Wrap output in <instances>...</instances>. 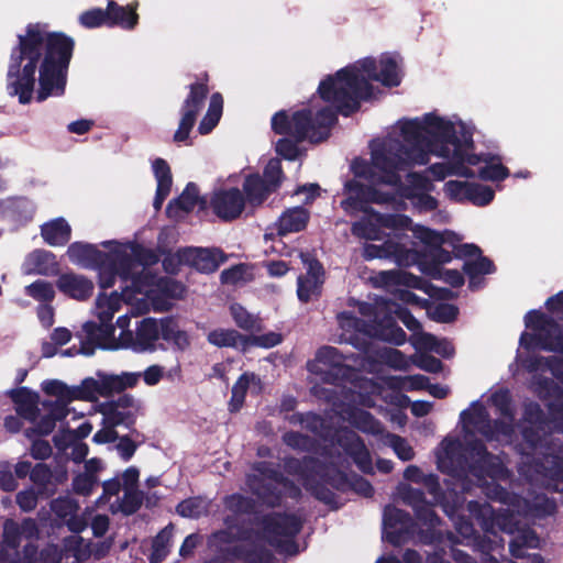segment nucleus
<instances>
[{
	"label": "nucleus",
	"mask_w": 563,
	"mask_h": 563,
	"mask_svg": "<svg viewBox=\"0 0 563 563\" xmlns=\"http://www.w3.org/2000/svg\"><path fill=\"white\" fill-rule=\"evenodd\" d=\"M23 38L40 42L36 44L40 67L35 100L43 102L53 96H64L75 40L63 32H45L40 23L27 24L25 34L18 35V42Z\"/></svg>",
	"instance_id": "1"
},
{
	"label": "nucleus",
	"mask_w": 563,
	"mask_h": 563,
	"mask_svg": "<svg viewBox=\"0 0 563 563\" xmlns=\"http://www.w3.org/2000/svg\"><path fill=\"white\" fill-rule=\"evenodd\" d=\"M377 63L374 58H364L360 66H346L334 75L320 81V98L334 106L341 115L350 117L357 112L362 101L373 97L374 88L369 80L377 81Z\"/></svg>",
	"instance_id": "2"
},
{
	"label": "nucleus",
	"mask_w": 563,
	"mask_h": 563,
	"mask_svg": "<svg viewBox=\"0 0 563 563\" xmlns=\"http://www.w3.org/2000/svg\"><path fill=\"white\" fill-rule=\"evenodd\" d=\"M40 42L29 38L19 41L11 49L7 71V92L18 97L19 103L29 104L35 92L36 70L38 69Z\"/></svg>",
	"instance_id": "3"
},
{
	"label": "nucleus",
	"mask_w": 563,
	"mask_h": 563,
	"mask_svg": "<svg viewBox=\"0 0 563 563\" xmlns=\"http://www.w3.org/2000/svg\"><path fill=\"white\" fill-rule=\"evenodd\" d=\"M402 142L390 140L385 142L386 154L391 155L400 169L412 165H424L432 152V142L427 132V124L418 119L406 120L400 125Z\"/></svg>",
	"instance_id": "4"
},
{
	"label": "nucleus",
	"mask_w": 563,
	"mask_h": 563,
	"mask_svg": "<svg viewBox=\"0 0 563 563\" xmlns=\"http://www.w3.org/2000/svg\"><path fill=\"white\" fill-rule=\"evenodd\" d=\"M331 464L306 455L302 459H285L284 468L289 475L299 476L305 489L317 500L338 509L335 493L325 486Z\"/></svg>",
	"instance_id": "5"
},
{
	"label": "nucleus",
	"mask_w": 563,
	"mask_h": 563,
	"mask_svg": "<svg viewBox=\"0 0 563 563\" xmlns=\"http://www.w3.org/2000/svg\"><path fill=\"white\" fill-rule=\"evenodd\" d=\"M255 525L261 528L269 545L290 555L298 553L295 539L302 530L303 522L300 517L295 514L273 511L257 517Z\"/></svg>",
	"instance_id": "6"
},
{
	"label": "nucleus",
	"mask_w": 563,
	"mask_h": 563,
	"mask_svg": "<svg viewBox=\"0 0 563 563\" xmlns=\"http://www.w3.org/2000/svg\"><path fill=\"white\" fill-rule=\"evenodd\" d=\"M371 305H364L360 311L364 316L374 314L369 321L353 316L351 312H341L339 319L345 320L346 325L353 328L356 332L363 333L372 339L382 340L395 345H402L407 340V334L397 324L395 317L390 312L374 311Z\"/></svg>",
	"instance_id": "7"
},
{
	"label": "nucleus",
	"mask_w": 563,
	"mask_h": 563,
	"mask_svg": "<svg viewBox=\"0 0 563 563\" xmlns=\"http://www.w3.org/2000/svg\"><path fill=\"white\" fill-rule=\"evenodd\" d=\"M338 109L323 107L313 115L311 109L295 111L291 115L289 135L303 142L321 143L330 136L331 128L338 122Z\"/></svg>",
	"instance_id": "8"
},
{
	"label": "nucleus",
	"mask_w": 563,
	"mask_h": 563,
	"mask_svg": "<svg viewBox=\"0 0 563 563\" xmlns=\"http://www.w3.org/2000/svg\"><path fill=\"white\" fill-rule=\"evenodd\" d=\"M424 123L427 124L428 135L431 137L432 147L434 146V142L440 143L439 154L443 157H450L452 152L449 147L450 145L453 146V148H455L460 142L467 146L473 145V133L466 130L464 125H461L460 133H457L455 125L451 121L444 120L433 113H427L424 115Z\"/></svg>",
	"instance_id": "9"
},
{
	"label": "nucleus",
	"mask_w": 563,
	"mask_h": 563,
	"mask_svg": "<svg viewBox=\"0 0 563 563\" xmlns=\"http://www.w3.org/2000/svg\"><path fill=\"white\" fill-rule=\"evenodd\" d=\"M209 95L207 82H194L189 86V93L180 108V121L174 133L173 140L176 143L186 142L196 124L197 117L205 106Z\"/></svg>",
	"instance_id": "10"
},
{
	"label": "nucleus",
	"mask_w": 563,
	"mask_h": 563,
	"mask_svg": "<svg viewBox=\"0 0 563 563\" xmlns=\"http://www.w3.org/2000/svg\"><path fill=\"white\" fill-rule=\"evenodd\" d=\"M300 260L307 272L297 278V296L301 302L307 303L321 296L325 272L321 262L310 252H301Z\"/></svg>",
	"instance_id": "11"
},
{
	"label": "nucleus",
	"mask_w": 563,
	"mask_h": 563,
	"mask_svg": "<svg viewBox=\"0 0 563 563\" xmlns=\"http://www.w3.org/2000/svg\"><path fill=\"white\" fill-rule=\"evenodd\" d=\"M439 468L452 477L462 479L463 492H467L470 488L468 474L475 476L473 462L470 461L466 450L459 440L449 441L445 444L444 456L439 460Z\"/></svg>",
	"instance_id": "12"
},
{
	"label": "nucleus",
	"mask_w": 563,
	"mask_h": 563,
	"mask_svg": "<svg viewBox=\"0 0 563 563\" xmlns=\"http://www.w3.org/2000/svg\"><path fill=\"white\" fill-rule=\"evenodd\" d=\"M466 510L475 518L486 533L497 534L498 531L511 533L514 531V518L508 511L496 512L488 503L470 500Z\"/></svg>",
	"instance_id": "13"
},
{
	"label": "nucleus",
	"mask_w": 563,
	"mask_h": 563,
	"mask_svg": "<svg viewBox=\"0 0 563 563\" xmlns=\"http://www.w3.org/2000/svg\"><path fill=\"white\" fill-rule=\"evenodd\" d=\"M245 207L243 192L238 187L218 189L210 198L212 212L223 222L239 219Z\"/></svg>",
	"instance_id": "14"
},
{
	"label": "nucleus",
	"mask_w": 563,
	"mask_h": 563,
	"mask_svg": "<svg viewBox=\"0 0 563 563\" xmlns=\"http://www.w3.org/2000/svg\"><path fill=\"white\" fill-rule=\"evenodd\" d=\"M385 152V144L372 152L371 163L355 161L352 170L355 177L368 180L372 184H383L382 178L386 170L400 169L391 155Z\"/></svg>",
	"instance_id": "15"
},
{
	"label": "nucleus",
	"mask_w": 563,
	"mask_h": 563,
	"mask_svg": "<svg viewBox=\"0 0 563 563\" xmlns=\"http://www.w3.org/2000/svg\"><path fill=\"white\" fill-rule=\"evenodd\" d=\"M464 449L468 456L473 457V470L475 471L476 477L482 478L488 476L496 478L504 473L505 467L501 460L490 453L481 439L470 440Z\"/></svg>",
	"instance_id": "16"
},
{
	"label": "nucleus",
	"mask_w": 563,
	"mask_h": 563,
	"mask_svg": "<svg viewBox=\"0 0 563 563\" xmlns=\"http://www.w3.org/2000/svg\"><path fill=\"white\" fill-rule=\"evenodd\" d=\"M185 265L202 274H212L223 264L228 256L218 247H181L180 253Z\"/></svg>",
	"instance_id": "17"
},
{
	"label": "nucleus",
	"mask_w": 563,
	"mask_h": 563,
	"mask_svg": "<svg viewBox=\"0 0 563 563\" xmlns=\"http://www.w3.org/2000/svg\"><path fill=\"white\" fill-rule=\"evenodd\" d=\"M338 445L350 456L356 467L364 474H374L373 459L364 440L352 430H343L336 437Z\"/></svg>",
	"instance_id": "18"
},
{
	"label": "nucleus",
	"mask_w": 563,
	"mask_h": 563,
	"mask_svg": "<svg viewBox=\"0 0 563 563\" xmlns=\"http://www.w3.org/2000/svg\"><path fill=\"white\" fill-rule=\"evenodd\" d=\"M99 269L98 284L101 289L111 288L120 275L123 279H129L132 271V258L130 254L121 249H114L110 252V258L102 266H95Z\"/></svg>",
	"instance_id": "19"
},
{
	"label": "nucleus",
	"mask_w": 563,
	"mask_h": 563,
	"mask_svg": "<svg viewBox=\"0 0 563 563\" xmlns=\"http://www.w3.org/2000/svg\"><path fill=\"white\" fill-rule=\"evenodd\" d=\"M402 169L386 170V175L382 178L384 185L394 186L400 197L413 200V198L424 191L432 189L430 179L421 173L410 172L406 176L407 184L402 183L399 172Z\"/></svg>",
	"instance_id": "20"
},
{
	"label": "nucleus",
	"mask_w": 563,
	"mask_h": 563,
	"mask_svg": "<svg viewBox=\"0 0 563 563\" xmlns=\"http://www.w3.org/2000/svg\"><path fill=\"white\" fill-rule=\"evenodd\" d=\"M325 486H330L341 493L353 490L365 498H369L374 495V487L369 481L357 474H353L349 477L345 472L341 471L333 463L331 464Z\"/></svg>",
	"instance_id": "21"
},
{
	"label": "nucleus",
	"mask_w": 563,
	"mask_h": 563,
	"mask_svg": "<svg viewBox=\"0 0 563 563\" xmlns=\"http://www.w3.org/2000/svg\"><path fill=\"white\" fill-rule=\"evenodd\" d=\"M344 194L346 198L341 201V208L346 213H374L369 206V194H374L372 186L364 185L356 179H350L344 184Z\"/></svg>",
	"instance_id": "22"
},
{
	"label": "nucleus",
	"mask_w": 563,
	"mask_h": 563,
	"mask_svg": "<svg viewBox=\"0 0 563 563\" xmlns=\"http://www.w3.org/2000/svg\"><path fill=\"white\" fill-rule=\"evenodd\" d=\"M474 148V144L472 146H467L466 144H460L456 145L455 148H452L451 155L449 158L452 161V165L454 168V173L464 176V177H473L474 172L465 166V164H468L471 166H476L481 162L484 163H490L495 159L499 161V156L493 155V154H474L470 153Z\"/></svg>",
	"instance_id": "23"
},
{
	"label": "nucleus",
	"mask_w": 563,
	"mask_h": 563,
	"mask_svg": "<svg viewBox=\"0 0 563 563\" xmlns=\"http://www.w3.org/2000/svg\"><path fill=\"white\" fill-rule=\"evenodd\" d=\"M56 287L65 296L78 301L88 300L95 288L91 279L73 272L59 275L56 280Z\"/></svg>",
	"instance_id": "24"
},
{
	"label": "nucleus",
	"mask_w": 563,
	"mask_h": 563,
	"mask_svg": "<svg viewBox=\"0 0 563 563\" xmlns=\"http://www.w3.org/2000/svg\"><path fill=\"white\" fill-rule=\"evenodd\" d=\"M8 396L14 404L15 412L22 419L34 423L40 416V396L27 387L10 389Z\"/></svg>",
	"instance_id": "25"
},
{
	"label": "nucleus",
	"mask_w": 563,
	"mask_h": 563,
	"mask_svg": "<svg viewBox=\"0 0 563 563\" xmlns=\"http://www.w3.org/2000/svg\"><path fill=\"white\" fill-rule=\"evenodd\" d=\"M67 256L71 263L95 267L104 265L110 258V253L102 252L90 243L74 242L67 249Z\"/></svg>",
	"instance_id": "26"
},
{
	"label": "nucleus",
	"mask_w": 563,
	"mask_h": 563,
	"mask_svg": "<svg viewBox=\"0 0 563 563\" xmlns=\"http://www.w3.org/2000/svg\"><path fill=\"white\" fill-rule=\"evenodd\" d=\"M255 472L258 473V477L265 481H272L275 484H279L287 495V497L298 500L301 498L302 493L301 488L290 478L285 476L278 465H275L267 461H261L253 464L252 467Z\"/></svg>",
	"instance_id": "27"
},
{
	"label": "nucleus",
	"mask_w": 563,
	"mask_h": 563,
	"mask_svg": "<svg viewBox=\"0 0 563 563\" xmlns=\"http://www.w3.org/2000/svg\"><path fill=\"white\" fill-rule=\"evenodd\" d=\"M137 2L121 5L114 0H108V27H120L132 31L137 24L140 16L136 12Z\"/></svg>",
	"instance_id": "28"
},
{
	"label": "nucleus",
	"mask_w": 563,
	"mask_h": 563,
	"mask_svg": "<svg viewBox=\"0 0 563 563\" xmlns=\"http://www.w3.org/2000/svg\"><path fill=\"white\" fill-rule=\"evenodd\" d=\"M249 484L257 499L269 508L279 507L284 496H287L285 489L279 488V484L267 482L256 475L249 479Z\"/></svg>",
	"instance_id": "29"
},
{
	"label": "nucleus",
	"mask_w": 563,
	"mask_h": 563,
	"mask_svg": "<svg viewBox=\"0 0 563 563\" xmlns=\"http://www.w3.org/2000/svg\"><path fill=\"white\" fill-rule=\"evenodd\" d=\"M264 183L265 180L262 179V176L258 173L245 176L241 190L243 192V198L245 199V205H249L252 208L260 207L273 194Z\"/></svg>",
	"instance_id": "30"
},
{
	"label": "nucleus",
	"mask_w": 563,
	"mask_h": 563,
	"mask_svg": "<svg viewBox=\"0 0 563 563\" xmlns=\"http://www.w3.org/2000/svg\"><path fill=\"white\" fill-rule=\"evenodd\" d=\"M413 234L426 246H443L446 244L453 249V253L461 241V238L453 231L444 230L439 232L423 225H417Z\"/></svg>",
	"instance_id": "31"
},
{
	"label": "nucleus",
	"mask_w": 563,
	"mask_h": 563,
	"mask_svg": "<svg viewBox=\"0 0 563 563\" xmlns=\"http://www.w3.org/2000/svg\"><path fill=\"white\" fill-rule=\"evenodd\" d=\"M159 339V323L154 318H144L135 333L134 350L137 352L156 350L155 342Z\"/></svg>",
	"instance_id": "32"
},
{
	"label": "nucleus",
	"mask_w": 563,
	"mask_h": 563,
	"mask_svg": "<svg viewBox=\"0 0 563 563\" xmlns=\"http://www.w3.org/2000/svg\"><path fill=\"white\" fill-rule=\"evenodd\" d=\"M520 345L526 350L540 349L543 351L555 352L563 355V334L556 338H550L548 334L538 332H523L520 335Z\"/></svg>",
	"instance_id": "33"
},
{
	"label": "nucleus",
	"mask_w": 563,
	"mask_h": 563,
	"mask_svg": "<svg viewBox=\"0 0 563 563\" xmlns=\"http://www.w3.org/2000/svg\"><path fill=\"white\" fill-rule=\"evenodd\" d=\"M41 235L51 246L66 245L71 236V228L64 218H56L41 227Z\"/></svg>",
	"instance_id": "34"
},
{
	"label": "nucleus",
	"mask_w": 563,
	"mask_h": 563,
	"mask_svg": "<svg viewBox=\"0 0 563 563\" xmlns=\"http://www.w3.org/2000/svg\"><path fill=\"white\" fill-rule=\"evenodd\" d=\"M310 213L303 207L287 209L278 219V234L286 235L292 232H300L307 228Z\"/></svg>",
	"instance_id": "35"
},
{
	"label": "nucleus",
	"mask_w": 563,
	"mask_h": 563,
	"mask_svg": "<svg viewBox=\"0 0 563 563\" xmlns=\"http://www.w3.org/2000/svg\"><path fill=\"white\" fill-rule=\"evenodd\" d=\"M461 419L464 423L474 426L487 441L496 439L494 422L483 405H476L473 411L463 410Z\"/></svg>",
	"instance_id": "36"
},
{
	"label": "nucleus",
	"mask_w": 563,
	"mask_h": 563,
	"mask_svg": "<svg viewBox=\"0 0 563 563\" xmlns=\"http://www.w3.org/2000/svg\"><path fill=\"white\" fill-rule=\"evenodd\" d=\"M246 339L247 335H243L234 329L223 328L211 330L207 335L208 342L217 347H233L242 352L247 351Z\"/></svg>",
	"instance_id": "37"
},
{
	"label": "nucleus",
	"mask_w": 563,
	"mask_h": 563,
	"mask_svg": "<svg viewBox=\"0 0 563 563\" xmlns=\"http://www.w3.org/2000/svg\"><path fill=\"white\" fill-rule=\"evenodd\" d=\"M199 200L198 186L195 183H188L183 192L168 202L166 213L169 218H174L178 216L179 211L191 212Z\"/></svg>",
	"instance_id": "38"
},
{
	"label": "nucleus",
	"mask_w": 563,
	"mask_h": 563,
	"mask_svg": "<svg viewBox=\"0 0 563 563\" xmlns=\"http://www.w3.org/2000/svg\"><path fill=\"white\" fill-rule=\"evenodd\" d=\"M526 327L534 332L556 338L563 334L560 324L550 316L540 310H530L525 317Z\"/></svg>",
	"instance_id": "39"
},
{
	"label": "nucleus",
	"mask_w": 563,
	"mask_h": 563,
	"mask_svg": "<svg viewBox=\"0 0 563 563\" xmlns=\"http://www.w3.org/2000/svg\"><path fill=\"white\" fill-rule=\"evenodd\" d=\"M420 483L423 484V486L427 488L428 493L430 495H432V497L437 504L438 503L449 504L448 498L452 497V506H451L452 510L457 511L463 508V506L465 504V497L463 495H459L456 493H454L453 496H452V494H449V496H448L445 493H443L438 475H435V474L423 475Z\"/></svg>",
	"instance_id": "40"
},
{
	"label": "nucleus",
	"mask_w": 563,
	"mask_h": 563,
	"mask_svg": "<svg viewBox=\"0 0 563 563\" xmlns=\"http://www.w3.org/2000/svg\"><path fill=\"white\" fill-rule=\"evenodd\" d=\"M158 323L159 338L164 341L173 343L180 351H185L190 345L188 334L178 328V323L172 317L163 318Z\"/></svg>",
	"instance_id": "41"
},
{
	"label": "nucleus",
	"mask_w": 563,
	"mask_h": 563,
	"mask_svg": "<svg viewBox=\"0 0 563 563\" xmlns=\"http://www.w3.org/2000/svg\"><path fill=\"white\" fill-rule=\"evenodd\" d=\"M98 411L102 415V419L111 427L123 426L132 433H137L135 429L136 415L132 410H117L110 405L109 408L99 406Z\"/></svg>",
	"instance_id": "42"
},
{
	"label": "nucleus",
	"mask_w": 563,
	"mask_h": 563,
	"mask_svg": "<svg viewBox=\"0 0 563 563\" xmlns=\"http://www.w3.org/2000/svg\"><path fill=\"white\" fill-rule=\"evenodd\" d=\"M350 422L361 432L378 435L383 432L384 428L382 422L376 419L369 411L354 408L350 412Z\"/></svg>",
	"instance_id": "43"
},
{
	"label": "nucleus",
	"mask_w": 563,
	"mask_h": 563,
	"mask_svg": "<svg viewBox=\"0 0 563 563\" xmlns=\"http://www.w3.org/2000/svg\"><path fill=\"white\" fill-rule=\"evenodd\" d=\"M223 98L221 93L214 92L209 102L207 113L198 125V132L201 135L209 134L219 123L222 115Z\"/></svg>",
	"instance_id": "44"
},
{
	"label": "nucleus",
	"mask_w": 563,
	"mask_h": 563,
	"mask_svg": "<svg viewBox=\"0 0 563 563\" xmlns=\"http://www.w3.org/2000/svg\"><path fill=\"white\" fill-rule=\"evenodd\" d=\"M260 380L254 373L245 372L234 383L231 389V399L229 401V411L235 413L243 407L247 389L251 382Z\"/></svg>",
	"instance_id": "45"
},
{
	"label": "nucleus",
	"mask_w": 563,
	"mask_h": 563,
	"mask_svg": "<svg viewBox=\"0 0 563 563\" xmlns=\"http://www.w3.org/2000/svg\"><path fill=\"white\" fill-rule=\"evenodd\" d=\"M496 271L494 262L481 254L474 261H465L463 264V272L470 278V288L474 289V279L481 275L493 274Z\"/></svg>",
	"instance_id": "46"
},
{
	"label": "nucleus",
	"mask_w": 563,
	"mask_h": 563,
	"mask_svg": "<svg viewBox=\"0 0 563 563\" xmlns=\"http://www.w3.org/2000/svg\"><path fill=\"white\" fill-rule=\"evenodd\" d=\"M377 81L382 82L385 87H397L401 82L398 73L397 62L390 56H383L379 60V70Z\"/></svg>",
	"instance_id": "47"
},
{
	"label": "nucleus",
	"mask_w": 563,
	"mask_h": 563,
	"mask_svg": "<svg viewBox=\"0 0 563 563\" xmlns=\"http://www.w3.org/2000/svg\"><path fill=\"white\" fill-rule=\"evenodd\" d=\"M398 526L409 528L412 526V518L410 514L404 509L388 505L384 509L383 527L384 530L395 529Z\"/></svg>",
	"instance_id": "48"
},
{
	"label": "nucleus",
	"mask_w": 563,
	"mask_h": 563,
	"mask_svg": "<svg viewBox=\"0 0 563 563\" xmlns=\"http://www.w3.org/2000/svg\"><path fill=\"white\" fill-rule=\"evenodd\" d=\"M262 179L265 180L264 184L271 189L273 194L282 187V184L285 179V174L279 158L274 157L267 162L263 169Z\"/></svg>",
	"instance_id": "49"
},
{
	"label": "nucleus",
	"mask_w": 563,
	"mask_h": 563,
	"mask_svg": "<svg viewBox=\"0 0 563 563\" xmlns=\"http://www.w3.org/2000/svg\"><path fill=\"white\" fill-rule=\"evenodd\" d=\"M172 526L161 530L152 542L151 562L158 563L166 559L169 552V543L172 539Z\"/></svg>",
	"instance_id": "50"
},
{
	"label": "nucleus",
	"mask_w": 563,
	"mask_h": 563,
	"mask_svg": "<svg viewBox=\"0 0 563 563\" xmlns=\"http://www.w3.org/2000/svg\"><path fill=\"white\" fill-rule=\"evenodd\" d=\"M543 460L538 461L536 463L537 466L542 468V472L545 476L556 479L563 481V457L560 453H544Z\"/></svg>",
	"instance_id": "51"
},
{
	"label": "nucleus",
	"mask_w": 563,
	"mask_h": 563,
	"mask_svg": "<svg viewBox=\"0 0 563 563\" xmlns=\"http://www.w3.org/2000/svg\"><path fill=\"white\" fill-rule=\"evenodd\" d=\"M543 430L544 427L526 424L520 428V434L522 438V442L526 448L529 450L528 453L522 452V454H530L536 452L539 448L543 446Z\"/></svg>",
	"instance_id": "52"
},
{
	"label": "nucleus",
	"mask_w": 563,
	"mask_h": 563,
	"mask_svg": "<svg viewBox=\"0 0 563 563\" xmlns=\"http://www.w3.org/2000/svg\"><path fill=\"white\" fill-rule=\"evenodd\" d=\"M382 277L386 284L402 285L410 288L422 289L423 279L408 272H383Z\"/></svg>",
	"instance_id": "53"
},
{
	"label": "nucleus",
	"mask_w": 563,
	"mask_h": 563,
	"mask_svg": "<svg viewBox=\"0 0 563 563\" xmlns=\"http://www.w3.org/2000/svg\"><path fill=\"white\" fill-rule=\"evenodd\" d=\"M225 507L236 515H252L255 512L256 503L253 498L242 494H232L225 498Z\"/></svg>",
	"instance_id": "54"
},
{
	"label": "nucleus",
	"mask_w": 563,
	"mask_h": 563,
	"mask_svg": "<svg viewBox=\"0 0 563 563\" xmlns=\"http://www.w3.org/2000/svg\"><path fill=\"white\" fill-rule=\"evenodd\" d=\"M144 501V493L139 489H125L119 509L124 516L136 514Z\"/></svg>",
	"instance_id": "55"
},
{
	"label": "nucleus",
	"mask_w": 563,
	"mask_h": 563,
	"mask_svg": "<svg viewBox=\"0 0 563 563\" xmlns=\"http://www.w3.org/2000/svg\"><path fill=\"white\" fill-rule=\"evenodd\" d=\"M78 21L86 29L108 26V7L106 9L92 8L86 10L79 15Z\"/></svg>",
	"instance_id": "56"
},
{
	"label": "nucleus",
	"mask_w": 563,
	"mask_h": 563,
	"mask_svg": "<svg viewBox=\"0 0 563 563\" xmlns=\"http://www.w3.org/2000/svg\"><path fill=\"white\" fill-rule=\"evenodd\" d=\"M25 294L42 302H49L55 297L53 285L46 280L37 279L25 287Z\"/></svg>",
	"instance_id": "57"
},
{
	"label": "nucleus",
	"mask_w": 563,
	"mask_h": 563,
	"mask_svg": "<svg viewBox=\"0 0 563 563\" xmlns=\"http://www.w3.org/2000/svg\"><path fill=\"white\" fill-rule=\"evenodd\" d=\"M176 512L184 518L198 519L206 512V506L201 498L190 497L176 506Z\"/></svg>",
	"instance_id": "58"
},
{
	"label": "nucleus",
	"mask_w": 563,
	"mask_h": 563,
	"mask_svg": "<svg viewBox=\"0 0 563 563\" xmlns=\"http://www.w3.org/2000/svg\"><path fill=\"white\" fill-rule=\"evenodd\" d=\"M492 404L498 410V412L509 420H512L515 417L512 409V398L509 389L500 388L496 390L492 397Z\"/></svg>",
	"instance_id": "59"
},
{
	"label": "nucleus",
	"mask_w": 563,
	"mask_h": 563,
	"mask_svg": "<svg viewBox=\"0 0 563 563\" xmlns=\"http://www.w3.org/2000/svg\"><path fill=\"white\" fill-rule=\"evenodd\" d=\"M282 440L287 446L301 452L311 451L314 444L311 437L292 430L285 432Z\"/></svg>",
	"instance_id": "60"
},
{
	"label": "nucleus",
	"mask_w": 563,
	"mask_h": 563,
	"mask_svg": "<svg viewBox=\"0 0 563 563\" xmlns=\"http://www.w3.org/2000/svg\"><path fill=\"white\" fill-rule=\"evenodd\" d=\"M130 257L132 258V264L135 262L144 267L153 266L159 261V256L154 250L139 243L131 245Z\"/></svg>",
	"instance_id": "61"
},
{
	"label": "nucleus",
	"mask_w": 563,
	"mask_h": 563,
	"mask_svg": "<svg viewBox=\"0 0 563 563\" xmlns=\"http://www.w3.org/2000/svg\"><path fill=\"white\" fill-rule=\"evenodd\" d=\"M495 197V191L485 185L471 183L468 199L473 205L484 207L489 205Z\"/></svg>",
	"instance_id": "62"
},
{
	"label": "nucleus",
	"mask_w": 563,
	"mask_h": 563,
	"mask_svg": "<svg viewBox=\"0 0 563 563\" xmlns=\"http://www.w3.org/2000/svg\"><path fill=\"white\" fill-rule=\"evenodd\" d=\"M157 289L162 295L170 299H181L187 291L186 286L181 282L169 277L161 278L157 283Z\"/></svg>",
	"instance_id": "63"
},
{
	"label": "nucleus",
	"mask_w": 563,
	"mask_h": 563,
	"mask_svg": "<svg viewBox=\"0 0 563 563\" xmlns=\"http://www.w3.org/2000/svg\"><path fill=\"white\" fill-rule=\"evenodd\" d=\"M522 418L528 424L545 427L549 423L545 412L537 401L525 404Z\"/></svg>",
	"instance_id": "64"
}]
</instances>
